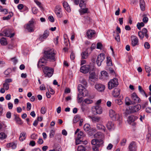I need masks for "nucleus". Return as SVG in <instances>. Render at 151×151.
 <instances>
[{
    "label": "nucleus",
    "instance_id": "obj_31",
    "mask_svg": "<svg viewBox=\"0 0 151 151\" xmlns=\"http://www.w3.org/2000/svg\"><path fill=\"white\" fill-rule=\"evenodd\" d=\"M96 127L98 130H102L105 132L106 128L102 124H97L96 125Z\"/></svg>",
    "mask_w": 151,
    "mask_h": 151
},
{
    "label": "nucleus",
    "instance_id": "obj_32",
    "mask_svg": "<svg viewBox=\"0 0 151 151\" xmlns=\"http://www.w3.org/2000/svg\"><path fill=\"white\" fill-rule=\"evenodd\" d=\"M26 135L25 133H21L20 134L19 137V140L21 141H23L26 138Z\"/></svg>",
    "mask_w": 151,
    "mask_h": 151
},
{
    "label": "nucleus",
    "instance_id": "obj_33",
    "mask_svg": "<svg viewBox=\"0 0 151 151\" xmlns=\"http://www.w3.org/2000/svg\"><path fill=\"white\" fill-rule=\"evenodd\" d=\"M0 43L2 45H5L7 44L6 39L4 37H2L0 40Z\"/></svg>",
    "mask_w": 151,
    "mask_h": 151
},
{
    "label": "nucleus",
    "instance_id": "obj_11",
    "mask_svg": "<svg viewBox=\"0 0 151 151\" xmlns=\"http://www.w3.org/2000/svg\"><path fill=\"white\" fill-rule=\"evenodd\" d=\"M132 38L131 45L133 47H135L139 45V40L138 38L132 35L131 36Z\"/></svg>",
    "mask_w": 151,
    "mask_h": 151
},
{
    "label": "nucleus",
    "instance_id": "obj_46",
    "mask_svg": "<svg viewBox=\"0 0 151 151\" xmlns=\"http://www.w3.org/2000/svg\"><path fill=\"white\" fill-rule=\"evenodd\" d=\"M107 64L108 66H111L112 65L111 59L110 57H107Z\"/></svg>",
    "mask_w": 151,
    "mask_h": 151
},
{
    "label": "nucleus",
    "instance_id": "obj_19",
    "mask_svg": "<svg viewBox=\"0 0 151 151\" xmlns=\"http://www.w3.org/2000/svg\"><path fill=\"white\" fill-rule=\"evenodd\" d=\"M139 4L141 10L142 11H144L145 8V4L144 0H140Z\"/></svg>",
    "mask_w": 151,
    "mask_h": 151
},
{
    "label": "nucleus",
    "instance_id": "obj_18",
    "mask_svg": "<svg viewBox=\"0 0 151 151\" xmlns=\"http://www.w3.org/2000/svg\"><path fill=\"white\" fill-rule=\"evenodd\" d=\"M137 147L135 143L134 142H132L129 144V150L130 151H135Z\"/></svg>",
    "mask_w": 151,
    "mask_h": 151
},
{
    "label": "nucleus",
    "instance_id": "obj_20",
    "mask_svg": "<svg viewBox=\"0 0 151 151\" xmlns=\"http://www.w3.org/2000/svg\"><path fill=\"white\" fill-rule=\"evenodd\" d=\"M89 48H87L86 50L84 52H83L81 54L82 59H85L87 58L88 56V50Z\"/></svg>",
    "mask_w": 151,
    "mask_h": 151
},
{
    "label": "nucleus",
    "instance_id": "obj_37",
    "mask_svg": "<svg viewBox=\"0 0 151 151\" xmlns=\"http://www.w3.org/2000/svg\"><path fill=\"white\" fill-rule=\"evenodd\" d=\"M84 18L85 19L84 22L86 24H89L91 22V20L90 19L89 17L88 16H86L84 17Z\"/></svg>",
    "mask_w": 151,
    "mask_h": 151
},
{
    "label": "nucleus",
    "instance_id": "obj_54",
    "mask_svg": "<svg viewBox=\"0 0 151 151\" xmlns=\"http://www.w3.org/2000/svg\"><path fill=\"white\" fill-rule=\"evenodd\" d=\"M138 35L140 39H143L144 36V35L142 32L141 31L139 32Z\"/></svg>",
    "mask_w": 151,
    "mask_h": 151
},
{
    "label": "nucleus",
    "instance_id": "obj_9",
    "mask_svg": "<svg viewBox=\"0 0 151 151\" xmlns=\"http://www.w3.org/2000/svg\"><path fill=\"white\" fill-rule=\"evenodd\" d=\"M92 110L95 115L101 114L102 112L101 107L99 105L93 106L92 107Z\"/></svg>",
    "mask_w": 151,
    "mask_h": 151
},
{
    "label": "nucleus",
    "instance_id": "obj_29",
    "mask_svg": "<svg viewBox=\"0 0 151 151\" xmlns=\"http://www.w3.org/2000/svg\"><path fill=\"white\" fill-rule=\"evenodd\" d=\"M125 104L127 106H129L130 105L133 104V102H132V100L128 97H126L125 99Z\"/></svg>",
    "mask_w": 151,
    "mask_h": 151
},
{
    "label": "nucleus",
    "instance_id": "obj_64",
    "mask_svg": "<svg viewBox=\"0 0 151 151\" xmlns=\"http://www.w3.org/2000/svg\"><path fill=\"white\" fill-rule=\"evenodd\" d=\"M145 111L147 113H151V108L148 107L146 108Z\"/></svg>",
    "mask_w": 151,
    "mask_h": 151
},
{
    "label": "nucleus",
    "instance_id": "obj_62",
    "mask_svg": "<svg viewBox=\"0 0 151 151\" xmlns=\"http://www.w3.org/2000/svg\"><path fill=\"white\" fill-rule=\"evenodd\" d=\"M31 104L29 102L27 103V109L28 111H29L31 109Z\"/></svg>",
    "mask_w": 151,
    "mask_h": 151
},
{
    "label": "nucleus",
    "instance_id": "obj_26",
    "mask_svg": "<svg viewBox=\"0 0 151 151\" xmlns=\"http://www.w3.org/2000/svg\"><path fill=\"white\" fill-rule=\"evenodd\" d=\"M90 118L91 119L93 122H99L101 119V118L98 116L92 117L90 116Z\"/></svg>",
    "mask_w": 151,
    "mask_h": 151
},
{
    "label": "nucleus",
    "instance_id": "obj_13",
    "mask_svg": "<svg viewBox=\"0 0 151 151\" xmlns=\"http://www.w3.org/2000/svg\"><path fill=\"white\" fill-rule=\"evenodd\" d=\"M90 70V66L88 65H84L81 66L80 69V71L84 73H88Z\"/></svg>",
    "mask_w": 151,
    "mask_h": 151
},
{
    "label": "nucleus",
    "instance_id": "obj_2",
    "mask_svg": "<svg viewBox=\"0 0 151 151\" xmlns=\"http://www.w3.org/2000/svg\"><path fill=\"white\" fill-rule=\"evenodd\" d=\"M93 145L92 149L93 151H99V148L101 146L103 143L102 139H93L91 142Z\"/></svg>",
    "mask_w": 151,
    "mask_h": 151
},
{
    "label": "nucleus",
    "instance_id": "obj_41",
    "mask_svg": "<svg viewBox=\"0 0 151 151\" xmlns=\"http://www.w3.org/2000/svg\"><path fill=\"white\" fill-rule=\"evenodd\" d=\"M82 96L85 97L88 95V91L85 89L81 94Z\"/></svg>",
    "mask_w": 151,
    "mask_h": 151
},
{
    "label": "nucleus",
    "instance_id": "obj_47",
    "mask_svg": "<svg viewBox=\"0 0 151 151\" xmlns=\"http://www.w3.org/2000/svg\"><path fill=\"white\" fill-rule=\"evenodd\" d=\"M11 70L10 69H8L6 70L4 72V74L6 75V77H9V76H8L10 73L11 72Z\"/></svg>",
    "mask_w": 151,
    "mask_h": 151
},
{
    "label": "nucleus",
    "instance_id": "obj_51",
    "mask_svg": "<svg viewBox=\"0 0 151 151\" xmlns=\"http://www.w3.org/2000/svg\"><path fill=\"white\" fill-rule=\"evenodd\" d=\"M55 134V131L54 129L51 130L50 133V138L52 137H54V134Z\"/></svg>",
    "mask_w": 151,
    "mask_h": 151
},
{
    "label": "nucleus",
    "instance_id": "obj_48",
    "mask_svg": "<svg viewBox=\"0 0 151 151\" xmlns=\"http://www.w3.org/2000/svg\"><path fill=\"white\" fill-rule=\"evenodd\" d=\"M3 88L5 89L6 90H7L9 89V85L8 83H7L5 82H4L3 84Z\"/></svg>",
    "mask_w": 151,
    "mask_h": 151
},
{
    "label": "nucleus",
    "instance_id": "obj_25",
    "mask_svg": "<svg viewBox=\"0 0 151 151\" xmlns=\"http://www.w3.org/2000/svg\"><path fill=\"white\" fill-rule=\"evenodd\" d=\"M106 127L109 130H110L114 128V124L111 122L108 121L106 124Z\"/></svg>",
    "mask_w": 151,
    "mask_h": 151
},
{
    "label": "nucleus",
    "instance_id": "obj_17",
    "mask_svg": "<svg viewBox=\"0 0 151 151\" xmlns=\"http://www.w3.org/2000/svg\"><path fill=\"white\" fill-rule=\"evenodd\" d=\"M94 137L95 138V139H102L103 140L104 138L103 134L100 132H97L96 134L94 135Z\"/></svg>",
    "mask_w": 151,
    "mask_h": 151
},
{
    "label": "nucleus",
    "instance_id": "obj_34",
    "mask_svg": "<svg viewBox=\"0 0 151 151\" xmlns=\"http://www.w3.org/2000/svg\"><path fill=\"white\" fill-rule=\"evenodd\" d=\"M15 120L17 123L19 124H22V122L20 118L15 115Z\"/></svg>",
    "mask_w": 151,
    "mask_h": 151
},
{
    "label": "nucleus",
    "instance_id": "obj_10",
    "mask_svg": "<svg viewBox=\"0 0 151 151\" xmlns=\"http://www.w3.org/2000/svg\"><path fill=\"white\" fill-rule=\"evenodd\" d=\"M131 99L133 104L139 103L140 101V99L135 93L132 94Z\"/></svg>",
    "mask_w": 151,
    "mask_h": 151
},
{
    "label": "nucleus",
    "instance_id": "obj_50",
    "mask_svg": "<svg viewBox=\"0 0 151 151\" xmlns=\"http://www.w3.org/2000/svg\"><path fill=\"white\" fill-rule=\"evenodd\" d=\"M123 98H121L120 99H117L115 100L116 103L119 105H121L123 104V102L121 100Z\"/></svg>",
    "mask_w": 151,
    "mask_h": 151
},
{
    "label": "nucleus",
    "instance_id": "obj_8",
    "mask_svg": "<svg viewBox=\"0 0 151 151\" xmlns=\"http://www.w3.org/2000/svg\"><path fill=\"white\" fill-rule=\"evenodd\" d=\"M14 35V33H11V30L9 29L4 30L3 32V34L0 33V35L1 36L4 35L10 38L13 37Z\"/></svg>",
    "mask_w": 151,
    "mask_h": 151
},
{
    "label": "nucleus",
    "instance_id": "obj_42",
    "mask_svg": "<svg viewBox=\"0 0 151 151\" xmlns=\"http://www.w3.org/2000/svg\"><path fill=\"white\" fill-rule=\"evenodd\" d=\"M6 135L4 132L0 133V139H3L6 137Z\"/></svg>",
    "mask_w": 151,
    "mask_h": 151
},
{
    "label": "nucleus",
    "instance_id": "obj_23",
    "mask_svg": "<svg viewBox=\"0 0 151 151\" xmlns=\"http://www.w3.org/2000/svg\"><path fill=\"white\" fill-rule=\"evenodd\" d=\"M63 6L65 9L68 12H70V9L67 2L64 1L63 3Z\"/></svg>",
    "mask_w": 151,
    "mask_h": 151
},
{
    "label": "nucleus",
    "instance_id": "obj_21",
    "mask_svg": "<svg viewBox=\"0 0 151 151\" xmlns=\"http://www.w3.org/2000/svg\"><path fill=\"white\" fill-rule=\"evenodd\" d=\"M95 34L94 30H89L87 32L86 35L88 38L91 39Z\"/></svg>",
    "mask_w": 151,
    "mask_h": 151
},
{
    "label": "nucleus",
    "instance_id": "obj_3",
    "mask_svg": "<svg viewBox=\"0 0 151 151\" xmlns=\"http://www.w3.org/2000/svg\"><path fill=\"white\" fill-rule=\"evenodd\" d=\"M43 71L44 73L46 74L45 76L49 78L52 76L54 73L53 68L48 66L44 67Z\"/></svg>",
    "mask_w": 151,
    "mask_h": 151
},
{
    "label": "nucleus",
    "instance_id": "obj_15",
    "mask_svg": "<svg viewBox=\"0 0 151 151\" xmlns=\"http://www.w3.org/2000/svg\"><path fill=\"white\" fill-rule=\"evenodd\" d=\"M101 76L100 78L103 80H106L108 78V75L107 73L105 71L103 70L101 72Z\"/></svg>",
    "mask_w": 151,
    "mask_h": 151
},
{
    "label": "nucleus",
    "instance_id": "obj_36",
    "mask_svg": "<svg viewBox=\"0 0 151 151\" xmlns=\"http://www.w3.org/2000/svg\"><path fill=\"white\" fill-rule=\"evenodd\" d=\"M83 102H84L85 103L87 104H89L92 103L93 102V101L88 98L86 99L83 101Z\"/></svg>",
    "mask_w": 151,
    "mask_h": 151
},
{
    "label": "nucleus",
    "instance_id": "obj_1",
    "mask_svg": "<svg viewBox=\"0 0 151 151\" xmlns=\"http://www.w3.org/2000/svg\"><path fill=\"white\" fill-rule=\"evenodd\" d=\"M56 53L53 49L48 48L44 51V57L47 60L50 62H54L56 60Z\"/></svg>",
    "mask_w": 151,
    "mask_h": 151
},
{
    "label": "nucleus",
    "instance_id": "obj_55",
    "mask_svg": "<svg viewBox=\"0 0 151 151\" xmlns=\"http://www.w3.org/2000/svg\"><path fill=\"white\" fill-rule=\"evenodd\" d=\"M35 2L40 9H42V7L41 5V3L40 2L37 0H35Z\"/></svg>",
    "mask_w": 151,
    "mask_h": 151
},
{
    "label": "nucleus",
    "instance_id": "obj_57",
    "mask_svg": "<svg viewBox=\"0 0 151 151\" xmlns=\"http://www.w3.org/2000/svg\"><path fill=\"white\" fill-rule=\"evenodd\" d=\"M80 94H79L77 96V99L78 102L79 103H81L83 101L82 97H80L79 96Z\"/></svg>",
    "mask_w": 151,
    "mask_h": 151
},
{
    "label": "nucleus",
    "instance_id": "obj_28",
    "mask_svg": "<svg viewBox=\"0 0 151 151\" xmlns=\"http://www.w3.org/2000/svg\"><path fill=\"white\" fill-rule=\"evenodd\" d=\"M137 119V118L136 116H129L128 117L129 122L130 123L134 122Z\"/></svg>",
    "mask_w": 151,
    "mask_h": 151
},
{
    "label": "nucleus",
    "instance_id": "obj_61",
    "mask_svg": "<svg viewBox=\"0 0 151 151\" xmlns=\"http://www.w3.org/2000/svg\"><path fill=\"white\" fill-rule=\"evenodd\" d=\"M32 11L33 14H36L38 10L36 7H33L32 9Z\"/></svg>",
    "mask_w": 151,
    "mask_h": 151
},
{
    "label": "nucleus",
    "instance_id": "obj_14",
    "mask_svg": "<svg viewBox=\"0 0 151 151\" xmlns=\"http://www.w3.org/2000/svg\"><path fill=\"white\" fill-rule=\"evenodd\" d=\"M141 107V106L139 104L132 106L130 109L132 113L138 111L140 109Z\"/></svg>",
    "mask_w": 151,
    "mask_h": 151
},
{
    "label": "nucleus",
    "instance_id": "obj_56",
    "mask_svg": "<svg viewBox=\"0 0 151 151\" xmlns=\"http://www.w3.org/2000/svg\"><path fill=\"white\" fill-rule=\"evenodd\" d=\"M145 68L146 71L147 73H149L151 71V69L150 67L146 65L145 66Z\"/></svg>",
    "mask_w": 151,
    "mask_h": 151
},
{
    "label": "nucleus",
    "instance_id": "obj_4",
    "mask_svg": "<svg viewBox=\"0 0 151 151\" xmlns=\"http://www.w3.org/2000/svg\"><path fill=\"white\" fill-rule=\"evenodd\" d=\"M35 24V22L34 19H32L27 24L26 29L29 32H33L34 30V24Z\"/></svg>",
    "mask_w": 151,
    "mask_h": 151
},
{
    "label": "nucleus",
    "instance_id": "obj_43",
    "mask_svg": "<svg viewBox=\"0 0 151 151\" xmlns=\"http://www.w3.org/2000/svg\"><path fill=\"white\" fill-rule=\"evenodd\" d=\"M85 148L82 145H79L78 148V151H85Z\"/></svg>",
    "mask_w": 151,
    "mask_h": 151
},
{
    "label": "nucleus",
    "instance_id": "obj_38",
    "mask_svg": "<svg viewBox=\"0 0 151 151\" xmlns=\"http://www.w3.org/2000/svg\"><path fill=\"white\" fill-rule=\"evenodd\" d=\"M16 147V145L13 142L10 143L7 145V147H11L12 149H15Z\"/></svg>",
    "mask_w": 151,
    "mask_h": 151
},
{
    "label": "nucleus",
    "instance_id": "obj_35",
    "mask_svg": "<svg viewBox=\"0 0 151 151\" xmlns=\"http://www.w3.org/2000/svg\"><path fill=\"white\" fill-rule=\"evenodd\" d=\"M13 15V13L12 12H10L9 13V15L8 16L6 17H3V19L4 20H8Z\"/></svg>",
    "mask_w": 151,
    "mask_h": 151
},
{
    "label": "nucleus",
    "instance_id": "obj_12",
    "mask_svg": "<svg viewBox=\"0 0 151 151\" xmlns=\"http://www.w3.org/2000/svg\"><path fill=\"white\" fill-rule=\"evenodd\" d=\"M49 35V32L47 30L45 31L42 35H40L39 40L41 42L44 41L45 39H46Z\"/></svg>",
    "mask_w": 151,
    "mask_h": 151
},
{
    "label": "nucleus",
    "instance_id": "obj_60",
    "mask_svg": "<svg viewBox=\"0 0 151 151\" xmlns=\"http://www.w3.org/2000/svg\"><path fill=\"white\" fill-rule=\"evenodd\" d=\"M37 134H32L31 136V138L33 139H35L37 138Z\"/></svg>",
    "mask_w": 151,
    "mask_h": 151
},
{
    "label": "nucleus",
    "instance_id": "obj_22",
    "mask_svg": "<svg viewBox=\"0 0 151 151\" xmlns=\"http://www.w3.org/2000/svg\"><path fill=\"white\" fill-rule=\"evenodd\" d=\"M120 90L117 88L114 89L112 92L113 96L115 97H118L120 94Z\"/></svg>",
    "mask_w": 151,
    "mask_h": 151
},
{
    "label": "nucleus",
    "instance_id": "obj_49",
    "mask_svg": "<svg viewBox=\"0 0 151 151\" xmlns=\"http://www.w3.org/2000/svg\"><path fill=\"white\" fill-rule=\"evenodd\" d=\"M83 102L81 106V109L83 111H84L87 109V107L85 105L83 104Z\"/></svg>",
    "mask_w": 151,
    "mask_h": 151
},
{
    "label": "nucleus",
    "instance_id": "obj_6",
    "mask_svg": "<svg viewBox=\"0 0 151 151\" xmlns=\"http://www.w3.org/2000/svg\"><path fill=\"white\" fill-rule=\"evenodd\" d=\"M109 115L111 118L113 120L120 121V116L114 110L110 109L109 111Z\"/></svg>",
    "mask_w": 151,
    "mask_h": 151
},
{
    "label": "nucleus",
    "instance_id": "obj_5",
    "mask_svg": "<svg viewBox=\"0 0 151 151\" xmlns=\"http://www.w3.org/2000/svg\"><path fill=\"white\" fill-rule=\"evenodd\" d=\"M118 80L116 78H114L111 79L108 84V88L109 89L111 90L113 88L116 87L118 85Z\"/></svg>",
    "mask_w": 151,
    "mask_h": 151
},
{
    "label": "nucleus",
    "instance_id": "obj_63",
    "mask_svg": "<svg viewBox=\"0 0 151 151\" xmlns=\"http://www.w3.org/2000/svg\"><path fill=\"white\" fill-rule=\"evenodd\" d=\"M80 139H78V138H76V145L81 144V142H82V141Z\"/></svg>",
    "mask_w": 151,
    "mask_h": 151
},
{
    "label": "nucleus",
    "instance_id": "obj_24",
    "mask_svg": "<svg viewBox=\"0 0 151 151\" xmlns=\"http://www.w3.org/2000/svg\"><path fill=\"white\" fill-rule=\"evenodd\" d=\"M96 75L94 73H91L89 76V81L94 82L95 81Z\"/></svg>",
    "mask_w": 151,
    "mask_h": 151
},
{
    "label": "nucleus",
    "instance_id": "obj_27",
    "mask_svg": "<svg viewBox=\"0 0 151 151\" xmlns=\"http://www.w3.org/2000/svg\"><path fill=\"white\" fill-rule=\"evenodd\" d=\"M78 89L79 92L81 94L83 91L86 89L85 87L82 85H78Z\"/></svg>",
    "mask_w": 151,
    "mask_h": 151
},
{
    "label": "nucleus",
    "instance_id": "obj_44",
    "mask_svg": "<svg viewBox=\"0 0 151 151\" xmlns=\"http://www.w3.org/2000/svg\"><path fill=\"white\" fill-rule=\"evenodd\" d=\"M46 59L45 57L39 60V64H45L47 63Z\"/></svg>",
    "mask_w": 151,
    "mask_h": 151
},
{
    "label": "nucleus",
    "instance_id": "obj_39",
    "mask_svg": "<svg viewBox=\"0 0 151 151\" xmlns=\"http://www.w3.org/2000/svg\"><path fill=\"white\" fill-rule=\"evenodd\" d=\"M80 119V116L78 115H76L74 117L73 122L75 123L77 122Z\"/></svg>",
    "mask_w": 151,
    "mask_h": 151
},
{
    "label": "nucleus",
    "instance_id": "obj_30",
    "mask_svg": "<svg viewBox=\"0 0 151 151\" xmlns=\"http://www.w3.org/2000/svg\"><path fill=\"white\" fill-rule=\"evenodd\" d=\"M138 90H139L140 93L142 94L143 95L145 96L146 97H147V95L145 93V91L142 88V87L139 86H138Z\"/></svg>",
    "mask_w": 151,
    "mask_h": 151
},
{
    "label": "nucleus",
    "instance_id": "obj_53",
    "mask_svg": "<svg viewBox=\"0 0 151 151\" xmlns=\"http://www.w3.org/2000/svg\"><path fill=\"white\" fill-rule=\"evenodd\" d=\"M115 40L118 42L120 41V36L119 33H117L116 36L115 37Z\"/></svg>",
    "mask_w": 151,
    "mask_h": 151
},
{
    "label": "nucleus",
    "instance_id": "obj_45",
    "mask_svg": "<svg viewBox=\"0 0 151 151\" xmlns=\"http://www.w3.org/2000/svg\"><path fill=\"white\" fill-rule=\"evenodd\" d=\"M83 128L85 131H88L90 128V125L88 124H86L84 126Z\"/></svg>",
    "mask_w": 151,
    "mask_h": 151
},
{
    "label": "nucleus",
    "instance_id": "obj_40",
    "mask_svg": "<svg viewBox=\"0 0 151 151\" xmlns=\"http://www.w3.org/2000/svg\"><path fill=\"white\" fill-rule=\"evenodd\" d=\"M85 135L84 134L83 132L82 131H80L79 132L78 134L77 138H78V139H81Z\"/></svg>",
    "mask_w": 151,
    "mask_h": 151
},
{
    "label": "nucleus",
    "instance_id": "obj_59",
    "mask_svg": "<svg viewBox=\"0 0 151 151\" xmlns=\"http://www.w3.org/2000/svg\"><path fill=\"white\" fill-rule=\"evenodd\" d=\"M127 139H123L121 142V145L122 146H124L125 145Z\"/></svg>",
    "mask_w": 151,
    "mask_h": 151
},
{
    "label": "nucleus",
    "instance_id": "obj_7",
    "mask_svg": "<svg viewBox=\"0 0 151 151\" xmlns=\"http://www.w3.org/2000/svg\"><path fill=\"white\" fill-rule=\"evenodd\" d=\"M105 58V55L103 53L100 54L98 55L96 59V64L98 66L101 65V63Z\"/></svg>",
    "mask_w": 151,
    "mask_h": 151
},
{
    "label": "nucleus",
    "instance_id": "obj_52",
    "mask_svg": "<svg viewBox=\"0 0 151 151\" xmlns=\"http://www.w3.org/2000/svg\"><path fill=\"white\" fill-rule=\"evenodd\" d=\"M80 7L82 8V7H84L85 4L84 1L83 0H80V2L79 4Z\"/></svg>",
    "mask_w": 151,
    "mask_h": 151
},
{
    "label": "nucleus",
    "instance_id": "obj_58",
    "mask_svg": "<svg viewBox=\"0 0 151 151\" xmlns=\"http://www.w3.org/2000/svg\"><path fill=\"white\" fill-rule=\"evenodd\" d=\"M41 112L42 114H44L46 113V109L45 107H43L41 108Z\"/></svg>",
    "mask_w": 151,
    "mask_h": 151
},
{
    "label": "nucleus",
    "instance_id": "obj_16",
    "mask_svg": "<svg viewBox=\"0 0 151 151\" xmlns=\"http://www.w3.org/2000/svg\"><path fill=\"white\" fill-rule=\"evenodd\" d=\"M95 88L98 91L101 92L104 90L105 86L102 84H98L95 85Z\"/></svg>",
    "mask_w": 151,
    "mask_h": 151
}]
</instances>
